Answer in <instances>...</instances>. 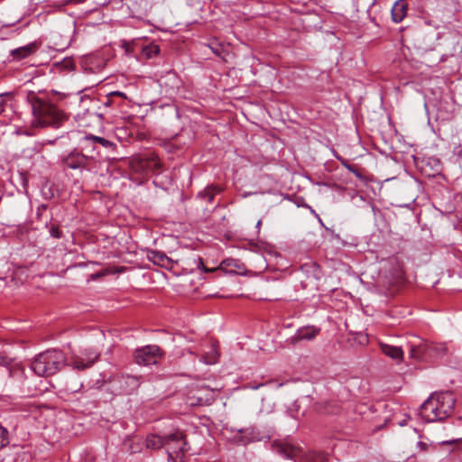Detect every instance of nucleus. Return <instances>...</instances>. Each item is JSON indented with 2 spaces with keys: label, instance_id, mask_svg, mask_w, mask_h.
I'll return each instance as SVG.
<instances>
[{
  "label": "nucleus",
  "instance_id": "obj_1",
  "mask_svg": "<svg viewBox=\"0 0 462 462\" xmlns=\"http://www.w3.org/2000/svg\"><path fill=\"white\" fill-rule=\"evenodd\" d=\"M27 101L32 108L34 128H60L69 119L66 113L34 92L28 93Z\"/></svg>",
  "mask_w": 462,
  "mask_h": 462
},
{
  "label": "nucleus",
  "instance_id": "obj_2",
  "mask_svg": "<svg viewBox=\"0 0 462 462\" xmlns=\"http://www.w3.org/2000/svg\"><path fill=\"white\" fill-rule=\"evenodd\" d=\"M455 403L452 392L435 393L420 405L419 414L426 422L441 421L451 414Z\"/></svg>",
  "mask_w": 462,
  "mask_h": 462
},
{
  "label": "nucleus",
  "instance_id": "obj_3",
  "mask_svg": "<svg viewBox=\"0 0 462 462\" xmlns=\"http://www.w3.org/2000/svg\"><path fill=\"white\" fill-rule=\"evenodd\" d=\"M65 354L58 349H50L37 355L31 363V369L42 377L51 376L66 365Z\"/></svg>",
  "mask_w": 462,
  "mask_h": 462
},
{
  "label": "nucleus",
  "instance_id": "obj_4",
  "mask_svg": "<svg viewBox=\"0 0 462 462\" xmlns=\"http://www.w3.org/2000/svg\"><path fill=\"white\" fill-rule=\"evenodd\" d=\"M273 451L294 462H328V455L322 451H303L288 441H273Z\"/></svg>",
  "mask_w": 462,
  "mask_h": 462
},
{
  "label": "nucleus",
  "instance_id": "obj_5",
  "mask_svg": "<svg viewBox=\"0 0 462 462\" xmlns=\"http://www.w3.org/2000/svg\"><path fill=\"white\" fill-rule=\"evenodd\" d=\"M24 377V368L15 364L10 365L6 357L0 356V392L4 393L9 390L12 385L8 383V379H16L23 382Z\"/></svg>",
  "mask_w": 462,
  "mask_h": 462
},
{
  "label": "nucleus",
  "instance_id": "obj_6",
  "mask_svg": "<svg viewBox=\"0 0 462 462\" xmlns=\"http://www.w3.org/2000/svg\"><path fill=\"white\" fill-rule=\"evenodd\" d=\"M165 448L171 458H180L184 453L188 450L187 441L185 435L180 431H175L173 433L164 436Z\"/></svg>",
  "mask_w": 462,
  "mask_h": 462
},
{
  "label": "nucleus",
  "instance_id": "obj_7",
  "mask_svg": "<svg viewBox=\"0 0 462 462\" xmlns=\"http://www.w3.org/2000/svg\"><path fill=\"white\" fill-rule=\"evenodd\" d=\"M99 359V353L93 350H86L82 356H72L66 365L73 370L81 372L93 366Z\"/></svg>",
  "mask_w": 462,
  "mask_h": 462
},
{
  "label": "nucleus",
  "instance_id": "obj_8",
  "mask_svg": "<svg viewBox=\"0 0 462 462\" xmlns=\"http://www.w3.org/2000/svg\"><path fill=\"white\" fill-rule=\"evenodd\" d=\"M161 356L162 350L158 346L148 345L135 350L134 360L138 365H150L156 364Z\"/></svg>",
  "mask_w": 462,
  "mask_h": 462
},
{
  "label": "nucleus",
  "instance_id": "obj_9",
  "mask_svg": "<svg viewBox=\"0 0 462 462\" xmlns=\"http://www.w3.org/2000/svg\"><path fill=\"white\" fill-rule=\"evenodd\" d=\"M157 81L162 90L169 97L175 95L181 86V79L171 70L162 75Z\"/></svg>",
  "mask_w": 462,
  "mask_h": 462
},
{
  "label": "nucleus",
  "instance_id": "obj_10",
  "mask_svg": "<svg viewBox=\"0 0 462 462\" xmlns=\"http://www.w3.org/2000/svg\"><path fill=\"white\" fill-rule=\"evenodd\" d=\"M90 158L78 150L74 149L67 155L62 156L61 162L62 164L69 169L73 170H82L87 169Z\"/></svg>",
  "mask_w": 462,
  "mask_h": 462
},
{
  "label": "nucleus",
  "instance_id": "obj_11",
  "mask_svg": "<svg viewBox=\"0 0 462 462\" xmlns=\"http://www.w3.org/2000/svg\"><path fill=\"white\" fill-rule=\"evenodd\" d=\"M320 332V328L315 326H305L297 329L295 334L290 337L286 342L295 346L301 340L310 341L314 339Z\"/></svg>",
  "mask_w": 462,
  "mask_h": 462
},
{
  "label": "nucleus",
  "instance_id": "obj_12",
  "mask_svg": "<svg viewBox=\"0 0 462 462\" xmlns=\"http://www.w3.org/2000/svg\"><path fill=\"white\" fill-rule=\"evenodd\" d=\"M116 380L120 383V391L127 394L132 393L141 384L139 377L129 374L118 376Z\"/></svg>",
  "mask_w": 462,
  "mask_h": 462
},
{
  "label": "nucleus",
  "instance_id": "obj_13",
  "mask_svg": "<svg viewBox=\"0 0 462 462\" xmlns=\"http://www.w3.org/2000/svg\"><path fill=\"white\" fill-rule=\"evenodd\" d=\"M40 44L37 42H31L27 45L14 49L10 51L13 60H22L35 53Z\"/></svg>",
  "mask_w": 462,
  "mask_h": 462
},
{
  "label": "nucleus",
  "instance_id": "obj_14",
  "mask_svg": "<svg viewBox=\"0 0 462 462\" xmlns=\"http://www.w3.org/2000/svg\"><path fill=\"white\" fill-rule=\"evenodd\" d=\"M434 346L425 342H420L419 344L411 343L410 346L411 357L416 359H423L430 356V351Z\"/></svg>",
  "mask_w": 462,
  "mask_h": 462
},
{
  "label": "nucleus",
  "instance_id": "obj_15",
  "mask_svg": "<svg viewBox=\"0 0 462 462\" xmlns=\"http://www.w3.org/2000/svg\"><path fill=\"white\" fill-rule=\"evenodd\" d=\"M219 269L228 273L242 274L245 271V264L238 259L228 258L219 265Z\"/></svg>",
  "mask_w": 462,
  "mask_h": 462
},
{
  "label": "nucleus",
  "instance_id": "obj_16",
  "mask_svg": "<svg viewBox=\"0 0 462 462\" xmlns=\"http://www.w3.org/2000/svg\"><path fill=\"white\" fill-rule=\"evenodd\" d=\"M152 152L138 155L132 160V167L136 172L148 173Z\"/></svg>",
  "mask_w": 462,
  "mask_h": 462
},
{
  "label": "nucleus",
  "instance_id": "obj_17",
  "mask_svg": "<svg viewBox=\"0 0 462 462\" xmlns=\"http://www.w3.org/2000/svg\"><path fill=\"white\" fill-rule=\"evenodd\" d=\"M147 256L151 262L161 267L171 268L172 266V261L163 252L150 251Z\"/></svg>",
  "mask_w": 462,
  "mask_h": 462
},
{
  "label": "nucleus",
  "instance_id": "obj_18",
  "mask_svg": "<svg viewBox=\"0 0 462 462\" xmlns=\"http://www.w3.org/2000/svg\"><path fill=\"white\" fill-rule=\"evenodd\" d=\"M408 5L405 0H397L392 8L393 22L401 23L407 14Z\"/></svg>",
  "mask_w": 462,
  "mask_h": 462
},
{
  "label": "nucleus",
  "instance_id": "obj_19",
  "mask_svg": "<svg viewBox=\"0 0 462 462\" xmlns=\"http://www.w3.org/2000/svg\"><path fill=\"white\" fill-rule=\"evenodd\" d=\"M380 347L382 352L387 356L398 361L402 359L403 351L401 347L383 343H381Z\"/></svg>",
  "mask_w": 462,
  "mask_h": 462
},
{
  "label": "nucleus",
  "instance_id": "obj_20",
  "mask_svg": "<svg viewBox=\"0 0 462 462\" xmlns=\"http://www.w3.org/2000/svg\"><path fill=\"white\" fill-rule=\"evenodd\" d=\"M222 191V189L217 185H209L202 191L198 193V198L205 199L207 202L211 203L215 196Z\"/></svg>",
  "mask_w": 462,
  "mask_h": 462
},
{
  "label": "nucleus",
  "instance_id": "obj_21",
  "mask_svg": "<svg viewBox=\"0 0 462 462\" xmlns=\"http://www.w3.org/2000/svg\"><path fill=\"white\" fill-rule=\"evenodd\" d=\"M218 357L217 346L212 343L208 351H205L202 355V361L207 365H213L217 362Z\"/></svg>",
  "mask_w": 462,
  "mask_h": 462
},
{
  "label": "nucleus",
  "instance_id": "obj_22",
  "mask_svg": "<svg viewBox=\"0 0 462 462\" xmlns=\"http://www.w3.org/2000/svg\"><path fill=\"white\" fill-rule=\"evenodd\" d=\"M82 143H86V144L96 143H99L102 146L106 147V148L111 147L114 144L112 142H110L107 139H105V138L100 137V136H95V135H92V134L85 135L83 140H82Z\"/></svg>",
  "mask_w": 462,
  "mask_h": 462
},
{
  "label": "nucleus",
  "instance_id": "obj_23",
  "mask_svg": "<svg viewBox=\"0 0 462 462\" xmlns=\"http://www.w3.org/2000/svg\"><path fill=\"white\" fill-rule=\"evenodd\" d=\"M240 433H241V438L239 439V441L244 445H246L247 443H249L251 441H256V440L259 441L262 439L254 433V430L253 429H251V430L247 429L245 430H241Z\"/></svg>",
  "mask_w": 462,
  "mask_h": 462
},
{
  "label": "nucleus",
  "instance_id": "obj_24",
  "mask_svg": "<svg viewBox=\"0 0 462 462\" xmlns=\"http://www.w3.org/2000/svg\"><path fill=\"white\" fill-rule=\"evenodd\" d=\"M160 52V48L158 45L150 43L148 45H145L142 49L141 55L144 59H152L155 56H157Z\"/></svg>",
  "mask_w": 462,
  "mask_h": 462
},
{
  "label": "nucleus",
  "instance_id": "obj_25",
  "mask_svg": "<svg viewBox=\"0 0 462 462\" xmlns=\"http://www.w3.org/2000/svg\"><path fill=\"white\" fill-rule=\"evenodd\" d=\"M161 171H162V163L159 161L157 155L152 152L148 173L151 172L153 174H160Z\"/></svg>",
  "mask_w": 462,
  "mask_h": 462
},
{
  "label": "nucleus",
  "instance_id": "obj_26",
  "mask_svg": "<svg viewBox=\"0 0 462 462\" xmlns=\"http://www.w3.org/2000/svg\"><path fill=\"white\" fill-rule=\"evenodd\" d=\"M147 447L152 448H160L162 447L165 448L164 436H152V438L148 439Z\"/></svg>",
  "mask_w": 462,
  "mask_h": 462
},
{
  "label": "nucleus",
  "instance_id": "obj_27",
  "mask_svg": "<svg viewBox=\"0 0 462 462\" xmlns=\"http://www.w3.org/2000/svg\"><path fill=\"white\" fill-rule=\"evenodd\" d=\"M9 443L8 431L0 425V448L7 446Z\"/></svg>",
  "mask_w": 462,
  "mask_h": 462
},
{
  "label": "nucleus",
  "instance_id": "obj_28",
  "mask_svg": "<svg viewBox=\"0 0 462 462\" xmlns=\"http://www.w3.org/2000/svg\"><path fill=\"white\" fill-rule=\"evenodd\" d=\"M62 66L68 70H72L74 69L75 64L71 59H65L62 61Z\"/></svg>",
  "mask_w": 462,
  "mask_h": 462
},
{
  "label": "nucleus",
  "instance_id": "obj_29",
  "mask_svg": "<svg viewBox=\"0 0 462 462\" xmlns=\"http://www.w3.org/2000/svg\"><path fill=\"white\" fill-rule=\"evenodd\" d=\"M50 234L52 237L55 238L61 237V231L59 229L58 226H51V228L50 229Z\"/></svg>",
  "mask_w": 462,
  "mask_h": 462
},
{
  "label": "nucleus",
  "instance_id": "obj_30",
  "mask_svg": "<svg viewBox=\"0 0 462 462\" xmlns=\"http://www.w3.org/2000/svg\"><path fill=\"white\" fill-rule=\"evenodd\" d=\"M417 446L421 451H427L429 448V445L422 441H419Z\"/></svg>",
  "mask_w": 462,
  "mask_h": 462
},
{
  "label": "nucleus",
  "instance_id": "obj_31",
  "mask_svg": "<svg viewBox=\"0 0 462 462\" xmlns=\"http://www.w3.org/2000/svg\"><path fill=\"white\" fill-rule=\"evenodd\" d=\"M6 102L4 98L0 97V115L5 111Z\"/></svg>",
  "mask_w": 462,
  "mask_h": 462
},
{
  "label": "nucleus",
  "instance_id": "obj_32",
  "mask_svg": "<svg viewBox=\"0 0 462 462\" xmlns=\"http://www.w3.org/2000/svg\"><path fill=\"white\" fill-rule=\"evenodd\" d=\"M206 402H209V399L208 398L204 400L201 396L198 397V404L203 405Z\"/></svg>",
  "mask_w": 462,
  "mask_h": 462
},
{
  "label": "nucleus",
  "instance_id": "obj_33",
  "mask_svg": "<svg viewBox=\"0 0 462 462\" xmlns=\"http://www.w3.org/2000/svg\"><path fill=\"white\" fill-rule=\"evenodd\" d=\"M345 166L351 172H354L355 170H356V168L353 165H351V164H345Z\"/></svg>",
  "mask_w": 462,
  "mask_h": 462
},
{
  "label": "nucleus",
  "instance_id": "obj_34",
  "mask_svg": "<svg viewBox=\"0 0 462 462\" xmlns=\"http://www.w3.org/2000/svg\"><path fill=\"white\" fill-rule=\"evenodd\" d=\"M263 385H264V383H259V384L252 385V386H250V388L253 389V390H257V389H259Z\"/></svg>",
  "mask_w": 462,
  "mask_h": 462
},
{
  "label": "nucleus",
  "instance_id": "obj_35",
  "mask_svg": "<svg viewBox=\"0 0 462 462\" xmlns=\"http://www.w3.org/2000/svg\"><path fill=\"white\" fill-rule=\"evenodd\" d=\"M357 178L362 179L361 173L356 169L353 172Z\"/></svg>",
  "mask_w": 462,
  "mask_h": 462
},
{
  "label": "nucleus",
  "instance_id": "obj_36",
  "mask_svg": "<svg viewBox=\"0 0 462 462\" xmlns=\"http://www.w3.org/2000/svg\"><path fill=\"white\" fill-rule=\"evenodd\" d=\"M460 440H461V439L449 440V441H446V442H444V444H453V443H455V442H458V441H460Z\"/></svg>",
  "mask_w": 462,
  "mask_h": 462
},
{
  "label": "nucleus",
  "instance_id": "obj_37",
  "mask_svg": "<svg viewBox=\"0 0 462 462\" xmlns=\"http://www.w3.org/2000/svg\"><path fill=\"white\" fill-rule=\"evenodd\" d=\"M112 94L113 95H116V96H120V97H125V94L122 93V92H119V91L113 92Z\"/></svg>",
  "mask_w": 462,
  "mask_h": 462
},
{
  "label": "nucleus",
  "instance_id": "obj_38",
  "mask_svg": "<svg viewBox=\"0 0 462 462\" xmlns=\"http://www.w3.org/2000/svg\"><path fill=\"white\" fill-rule=\"evenodd\" d=\"M261 225H262V221L258 220V222L256 224V227L258 228V230L260 229Z\"/></svg>",
  "mask_w": 462,
  "mask_h": 462
},
{
  "label": "nucleus",
  "instance_id": "obj_39",
  "mask_svg": "<svg viewBox=\"0 0 462 462\" xmlns=\"http://www.w3.org/2000/svg\"><path fill=\"white\" fill-rule=\"evenodd\" d=\"M203 269H204V271H205L206 273H208V272H213V271H214V269H212V270H211V269H208V268H206V267H204V266H203Z\"/></svg>",
  "mask_w": 462,
  "mask_h": 462
},
{
  "label": "nucleus",
  "instance_id": "obj_40",
  "mask_svg": "<svg viewBox=\"0 0 462 462\" xmlns=\"http://www.w3.org/2000/svg\"><path fill=\"white\" fill-rule=\"evenodd\" d=\"M81 0H69V3H79L80 2Z\"/></svg>",
  "mask_w": 462,
  "mask_h": 462
},
{
  "label": "nucleus",
  "instance_id": "obj_41",
  "mask_svg": "<svg viewBox=\"0 0 462 462\" xmlns=\"http://www.w3.org/2000/svg\"><path fill=\"white\" fill-rule=\"evenodd\" d=\"M212 50H213V51H214L217 55H219V51H218V50H215V49H212Z\"/></svg>",
  "mask_w": 462,
  "mask_h": 462
},
{
  "label": "nucleus",
  "instance_id": "obj_42",
  "mask_svg": "<svg viewBox=\"0 0 462 462\" xmlns=\"http://www.w3.org/2000/svg\"><path fill=\"white\" fill-rule=\"evenodd\" d=\"M200 265H202V266H203V262H202V260H201V259H199V267Z\"/></svg>",
  "mask_w": 462,
  "mask_h": 462
},
{
  "label": "nucleus",
  "instance_id": "obj_43",
  "mask_svg": "<svg viewBox=\"0 0 462 462\" xmlns=\"http://www.w3.org/2000/svg\"><path fill=\"white\" fill-rule=\"evenodd\" d=\"M399 424H400L401 426H403L405 423H404V421H402V422H400Z\"/></svg>",
  "mask_w": 462,
  "mask_h": 462
}]
</instances>
